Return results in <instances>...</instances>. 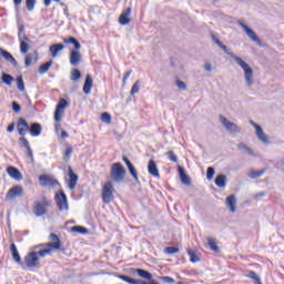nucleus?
<instances>
[{
	"label": "nucleus",
	"mask_w": 284,
	"mask_h": 284,
	"mask_svg": "<svg viewBox=\"0 0 284 284\" xmlns=\"http://www.w3.org/2000/svg\"><path fill=\"white\" fill-rule=\"evenodd\" d=\"M217 45L219 48H221V50H223L225 54H227L231 59H234L235 63H237L240 68H242V70L244 71V79L246 81V85L248 88H252V85H254V70L251 68V65L247 64V62H244L241 57L234 54L233 52H230L227 45L223 44V42H217Z\"/></svg>",
	"instance_id": "obj_1"
},
{
	"label": "nucleus",
	"mask_w": 284,
	"mask_h": 284,
	"mask_svg": "<svg viewBox=\"0 0 284 284\" xmlns=\"http://www.w3.org/2000/svg\"><path fill=\"white\" fill-rule=\"evenodd\" d=\"M49 241L52 242L34 245L31 250H40L39 252H37V254L41 258H44V256H48V254H52V250H61V239L59 237V235H57V233H51L49 235Z\"/></svg>",
	"instance_id": "obj_2"
},
{
	"label": "nucleus",
	"mask_w": 284,
	"mask_h": 284,
	"mask_svg": "<svg viewBox=\"0 0 284 284\" xmlns=\"http://www.w3.org/2000/svg\"><path fill=\"white\" fill-rule=\"evenodd\" d=\"M17 129L20 136H26L28 132L31 136H41V132H43L41 123L33 122L28 124V120H26V118L18 119Z\"/></svg>",
	"instance_id": "obj_3"
},
{
	"label": "nucleus",
	"mask_w": 284,
	"mask_h": 284,
	"mask_svg": "<svg viewBox=\"0 0 284 284\" xmlns=\"http://www.w3.org/2000/svg\"><path fill=\"white\" fill-rule=\"evenodd\" d=\"M126 174L128 171H125L121 162H115L111 165L110 176L113 183H125Z\"/></svg>",
	"instance_id": "obj_4"
},
{
	"label": "nucleus",
	"mask_w": 284,
	"mask_h": 284,
	"mask_svg": "<svg viewBox=\"0 0 284 284\" xmlns=\"http://www.w3.org/2000/svg\"><path fill=\"white\" fill-rule=\"evenodd\" d=\"M52 205V201L48 200L45 195L41 197V201H36L33 206V214L36 216H43L48 214L47 207H50Z\"/></svg>",
	"instance_id": "obj_5"
},
{
	"label": "nucleus",
	"mask_w": 284,
	"mask_h": 284,
	"mask_svg": "<svg viewBox=\"0 0 284 284\" xmlns=\"http://www.w3.org/2000/svg\"><path fill=\"white\" fill-rule=\"evenodd\" d=\"M18 39L20 41V52L21 54H28V50H30V44L26 41H30L28 36H26V26H18Z\"/></svg>",
	"instance_id": "obj_6"
},
{
	"label": "nucleus",
	"mask_w": 284,
	"mask_h": 284,
	"mask_svg": "<svg viewBox=\"0 0 284 284\" xmlns=\"http://www.w3.org/2000/svg\"><path fill=\"white\" fill-rule=\"evenodd\" d=\"M54 201L57 203L59 212H68L70 210V204L68 203V195L63 190H59L54 195Z\"/></svg>",
	"instance_id": "obj_7"
},
{
	"label": "nucleus",
	"mask_w": 284,
	"mask_h": 284,
	"mask_svg": "<svg viewBox=\"0 0 284 284\" xmlns=\"http://www.w3.org/2000/svg\"><path fill=\"white\" fill-rule=\"evenodd\" d=\"M102 201L105 205H110V202L114 201V184H112V181H106L103 185Z\"/></svg>",
	"instance_id": "obj_8"
},
{
	"label": "nucleus",
	"mask_w": 284,
	"mask_h": 284,
	"mask_svg": "<svg viewBox=\"0 0 284 284\" xmlns=\"http://www.w3.org/2000/svg\"><path fill=\"white\" fill-rule=\"evenodd\" d=\"M69 102L68 100L61 98L60 101L57 104L55 111H54V121L59 123L61 121V116L65 112V108H68Z\"/></svg>",
	"instance_id": "obj_9"
},
{
	"label": "nucleus",
	"mask_w": 284,
	"mask_h": 284,
	"mask_svg": "<svg viewBox=\"0 0 284 284\" xmlns=\"http://www.w3.org/2000/svg\"><path fill=\"white\" fill-rule=\"evenodd\" d=\"M37 263H39V253L37 251H31L24 256L23 265L27 267H37Z\"/></svg>",
	"instance_id": "obj_10"
},
{
	"label": "nucleus",
	"mask_w": 284,
	"mask_h": 284,
	"mask_svg": "<svg viewBox=\"0 0 284 284\" xmlns=\"http://www.w3.org/2000/svg\"><path fill=\"white\" fill-rule=\"evenodd\" d=\"M220 121H221L222 125L225 128V130L231 132V134L241 132V128H239L236 125V123L231 122L230 120H227V118H225L223 115H220Z\"/></svg>",
	"instance_id": "obj_11"
},
{
	"label": "nucleus",
	"mask_w": 284,
	"mask_h": 284,
	"mask_svg": "<svg viewBox=\"0 0 284 284\" xmlns=\"http://www.w3.org/2000/svg\"><path fill=\"white\" fill-rule=\"evenodd\" d=\"M239 26L243 28L244 32H246L247 37L252 39L254 43H256L260 47L263 45L261 42V38H258V36H256V32H254V30L247 27V24H245L243 21H239Z\"/></svg>",
	"instance_id": "obj_12"
},
{
	"label": "nucleus",
	"mask_w": 284,
	"mask_h": 284,
	"mask_svg": "<svg viewBox=\"0 0 284 284\" xmlns=\"http://www.w3.org/2000/svg\"><path fill=\"white\" fill-rule=\"evenodd\" d=\"M39 181L42 187H54V185H60L59 180L52 179L48 174H41Z\"/></svg>",
	"instance_id": "obj_13"
},
{
	"label": "nucleus",
	"mask_w": 284,
	"mask_h": 284,
	"mask_svg": "<svg viewBox=\"0 0 284 284\" xmlns=\"http://www.w3.org/2000/svg\"><path fill=\"white\" fill-rule=\"evenodd\" d=\"M68 187L69 190H74L77 187V183H79V175L74 173V170H72V166H68Z\"/></svg>",
	"instance_id": "obj_14"
},
{
	"label": "nucleus",
	"mask_w": 284,
	"mask_h": 284,
	"mask_svg": "<svg viewBox=\"0 0 284 284\" xmlns=\"http://www.w3.org/2000/svg\"><path fill=\"white\" fill-rule=\"evenodd\" d=\"M122 161L125 163L129 173L131 174V176H133L135 183H139V173L136 172V168H134V164H132V161H130V159H128V156L125 155L122 156Z\"/></svg>",
	"instance_id": "obj_15"
},
{
	"label": "nucleus",
	"mask_w": 284,
	"mask_h": 284,
	"mask_svg": "<svg viewBox=\"0 0 284 284\" xmlns=\"http://www.w3.org/2000/svg\"><path fill=\"white\" fill-rule=\"evenodd\" d=\"M251 123L255 128V132H256V136H257L258 141H261L262 143H265V144L270 143V139L267 138L265 132H263V128L261 125L254 123V121H251Z\"/></svg>",
	"instance_id": "obj_16"
},
{
	"label": "nucleus",
	"mask_w": 284,
	"mask_h": 284,
	"mask_svg": "<svg viewBox=\"0 0 284 284\" xmlns=\"http://www.w3.org/2000/svg\"><path fill=\"white\" fill-rule=\"evenodd\" d=\"M132 14V7L126 8L119 17V23L120 26H128L130 21V16Z\"/></svg>",
	"instance_id": "obj_17"
},
{
	"label": "nucleus",
	"mask_w": 284,
	"mask_h": 284,
	"mask_svg": "<svg viewBox=\"0 0 284 284\" xmlns=\"http://www.w3.org/2000/svg\"><path fill=\"white\" fill-rule=\"evenodd\" d=\"M0 54H1V57H3V59H6V61L11 63V65H13V68H19V62H17V59H14L12 53L8 52L3 48H0Z\"/></svg>",
	"instance_id": "obj_18"
},
{
	"label": "nucleus",
	"mask_w": 284,
	"mask_h": 284,
	"mask_svg": "<svg viewBox=\"0 0 284 284\" xmlns=\"http://www.w3.org/2000/svg\"><path fill=\"white\" fill-rule=\"evenodd\" d=\"M17 196H23V186L16 185L7 193V199H17Z\"/></svg>",
	"instance_id": "obj_19"
},
{
	"label": "nucleus",
	"mask_w": 284,
	"mask_h": 284,
	"mask_svg": "<svg viewBox=\"0 0 284 284\" xmlns=\"http://www.w3.org/2000/svg\"><path fill=\"white\" fill-rule=\"evenodd\" d=\"M132 274H138L140 278H144V281H152L153 276L150 271L143 268H131Z\"/></svg>",
	"instance_id": "obj_20"
},
{
	"label": "nucleus",
	"mask_w": 284,
	"mask_h": 284,
	"mask_svg": "<svg viewBox=\"0 0 284 284\" xmlns=\"http://www.w3.org/2000/svg\"><path fill=\"white\" fill-rule=\"evenodd\" d=\"M94 85V80L91 74L85 75L84 84L82 91L84 94H90L92 92V87Z\"/></svg>",
	"instance_id": "obj_21"
},
{
	"label": "nucleus",
	"mask_w": 284,
	"mask_h": 284,
	"mask_svg": "<svg viewBox=\"0 0 284 284\" xmlns=\"http://www.w3.org/2000/svg\"><path fill=\"white\" fill-rule=\"evenodd\" d=\"M7 174H9L11 179H14V181H21L23 179V174H21V171H19V169L14 166H8Z\"/></svg>",
	"instance_id": "obj_22"
},
{
	"label": "nucleus",
	"mask_w": 284,
	"mask_h": 284,
	"mask_svg": "<svg viewBox=\"0 0 284 284\" xmlns=\"http://www.w3.org/2000/svg\"><path fill=\"white\" fill-rule=\"evenodd\" d=\"M10 252L12 254L13 261L17 262L18 265H21V267H24L23 261H21V255L19 254V250H17V244L12 243L10 245Z\"/></svg>",
	"instance_id": "obj_23"
},
{
	"label": "nucleus",
	"mask_w": 284,
	"mask_h": 284,
	"mask_svg": "<svg viewBox=\"0 0 284 284\" xmlns=\"http://www.w3.org/2000/svg\"><path fill=\"white\" fill-rule=\"evenodd\" d=\"M81 52L79 50H71L69 61L71 65H79L81 63Z\"/></svg>",
	"instance_id": "obj_24"
},
{
	"label": "nucleus",
	"mask_w": 284,
	"mask_h": 284,
	"mask_svg": "<svg viewBox=\"0 0 284 284\" xmlns=\"http://www.w3.org/2000/svg\"><path fill=\"white\" fill-rule=\"evenodd\" d=\"M148 172L151 174V176H155V179H159L161 174L159 173V166H156V162L154 160H150L148 164Z\"/></svg>",
	"instance_id": "obj_25"
},
{
	"label": "nucleus",
	"mask_w": 284,
	"mask_h": 284,
	"mask_svg": "<svg viewBox=\"0 0 284 284\" xmlns=\"http://www.w3.org/2000/svg\"><path fill=\"white\" fill-rule=\"evenodd\" d=\"M178 171L183 185H192V181L190 180V175L185 173V169H183V166H179Z\"/></svg>",
	"instance_id": "obj_26"
},
{
	"label": "nucleus",
	"mask_w": 284,
	"mask_h": 284,
	"mask_svg": "<svg viewBox=\"0 0 284 284\" xmlns=\"http://www.w3.org/2000/svg\"><path fill=\"white\" fill-rule=\"evenodd\" d=\"M226 205L231 212H236V195L232 194L226 197Z\"/></svg>",
	"instance_id": "obj_27"
},
{
	"label": "nucleus",
	"mask_w": 284,
	"mask_h": 284,
	"mask_svg": "<svg viewBox=\"0 0 284 284\" xmlns=\"http://www.w3.org/2000/svg\"><path fill=\"white\" fill-rule=\"evenodd\" d=\"M65 45L63 43H54L49 48V51L51 52V57H57L61 50H63Z\"/></svg>",
	"instance_id": "obj_28"
},
{
	"label": "nucleus",
	"mask_w": 284,
	"mask_h": 284,
	"mask_svg": "<svg viewBox=\"0 0 284 284\" xmlns=\"http://www.w3.org/2000/svg\"><path fill=\"white\" fill-rule=\"evenodd\" d=\"M1 81L4 83V85H9V88L14 83V77L12 74L2 72L1 74Z\"/></svg>",
	"instance_id": "obj_29"
},
{
	"label": "nucleus",
	"mask_w": 284,
	"mask_h": 284,
	"mask_svg": "<svg viewBox=\"0 0 284 284\" xmlns=\"http://www.w3.org/2000/svg\"><path fill=\"white\" fill-rule=\"evenodd\" d=\"M63 43H71L74 48L73 50H81V42L74 37L64 38Z\"/></svg>",
	"instance_id": "obj_30"
},
{
	"label": "nucleus",
	"mask_w": 284,
	"mask_h": 284,
	"mask_svg": "<svg viewBox=\"0 0 284 284\" xmlns=\"http://www.w3.org/2000/svg\"><path fill=\"white\" fill-rule=\"evenodd\" d=\"M237 149L242 150L244 154H248V156H256V153H254V150L252 148L247 146L245 143H239Z\"/></svg>",
	"instance_id": "obj_31"
},
{
	"label": "nucleus",
	"mask_w": 284,
	"mask_h": 284,
	"mask_svg": "<svg viewBox=\"0 0 284 284\" xmlns=\"http://www.w3.org/2000/svg\"><path fill=\"white\" fill-rule=\"evenodd\" d=\"M226 181H227V176L225 174H219L215 178V185H216V187H225Z\"/></svg>",
	"instance_id": "obj_32"
},
{
	"label": "nucleus",
	"mask_w": 284,
	"mask_h": 284,
	"mask_svg": "<svg viewBox=\"0 0 284 284\" xmlns=\"http://www.w3.org/2000/svg\"><path fill=\"white\" fill-rule=\"evenodd\" d=\"M52 63H53L52 60H49L48 62L42 63L38 69L39 74H45V72H48V70L52 68Z\"/></svg>",
	"instance_id": "obj_33"
},
{
	"label": "nucleus",
	"mask_w": 284,
	"mask_h": 284,
	"mask_svg": "<svg viewBox=\"0 0 284 284\" xmlns=\"http://www.w3.org/2000/svg\"><path fill=\"white\" fill-rule=\"evenodd\" d=\"M119 278L121 281H124V283H129V284H142L143 280H134L128 275H119Z\"/></svg>",
	"instance_id": "obj_34"
},
{
	"label": "nucleus",
	"mask_w": 284,
	"mask_h": 284,
	"mask_svg": "<svg viewBox=\"0 0 284 284\" xmlns=\"http://www.w3.org/2000/svg\"><path fill=\"white\" fill-rule=\"evenodd\" d=\"M207 245L210 250H212V252H215V254H219V252H221V248L219 247V245H216V242H214V239L207 237Z\"/></svg>",
	"instance_id": "obj_35"
},
{
	"label": "nucleus",
	"mask_w": 284,
	"mask_h": 284,
	"mask_svg": "<svg viewBox=\"0 0 284 284\" xmlns=\"http://www.w3.org/2000/svg\"><path fill=\"white\" fill-rule=\"evenodd\" d=\"M17 88L20 92H26V82H23V75L16 78Z\"/></svg>",
	"instance_id": "obj_36"
},
{
	"label": "nucleus",
	"mask_w": 284,
	"mask_h": 284,
	"mask_svg": "<svg viewBox=\"0 0 284 284\" xmlns=\"http://www.w3.org/2000/svg\"><path fill=\"white\" fill-rule=\"evenodd\" d=\"M82 74L79 69H72L70 74V81H79L81 79Z\"/></svg>",
	"instance_id": "obj_37"
},
{
	"label": "nucleus",
	"mask_w": 284,
	"mask_h": 284,
	"mask_svg": "<svg viewBox=\"0 0 284 284\" xmlns=\"http://www.w3.org/2000/svg\"><path fill=\"white\" fill-rule=\"evenodd\" d=\"M265 174V169H262L260 171H250L248 176L250 179H261Z\"/></svg>",
	"instance_id": "obj_38"
},
{
	"label": "nucleus",
	"mask_w": 284,
	"mask_h": 284,
	"mask_svg": "<svg viewBox=\"0 0 284 284\" xmlns=\"http://www.w3.org/2000/svg\"><path fill=\"white\" fill-rule=\"evenodd\" d=\"M74 152V149L72 146H68L64 151L63 161L68 163L70 161V158L72 156V153Z\"/></svg>",
	"instance_id": "obj_39"
},
{
	"label": "nucleus",
	"mask_w": 284,
	"mask_h": 284,
	"mask_svg": "<svg viewBox=\"0 0 284 284\" xmlns=\"http://www.w3.org/2000/svg\"><path fill=\"white\" fill-rule=\"evenodd\" d=\"M71 232H77L78 234H88V229L84 226L75 225L71 227Z\"/></svg>",
	"instance_id": "obj_40"
},
{
	"label": "nucleus",
	"mask_w": 284,
	"mask_h": 284,
	"mask_svg": "<svg viewBox=\"0 0 284 284\" xmlns=\"http://www.w3.org/2000/svg\"><path fill=\"white\" fill-rule=\"evenodd\" d=\"M187 254L190 255L191 263H199L201 257L196 256V253L192 250H187Z\"/></svg>",
	"instance_id": "obj_41"
},
{
	"label": "nucleus",
	"mask_w": 284,
	"mask_h": 284,
	"mask_svg": "<svg viewBox=\"0 0 284 284\" xmlns=\"http://www.w3.org/2000/svg\"><path fill=\"white\" fill-rule=\"evenodd\" d=\"M248 278H252V281H255V284H263L261 282V277H258V274H256V272L254 271L248 272Z\"/></svg>",
	"instance_id": "obj_42"
},
{
	"label": "nucleus",
	"mask_w": 284,
	"mask_h": 284,
	"mask_svg": "<svg viewBox=\"0 0 284 284\" xmlns=\"http://www.w3.org/2000/svg\"><path fill=\"white\" fill-rule=\"evenodd\" d=\"M139 90H141V81L136 80L131 88V94H139Z\"/></svg>",
	"instance_id": "obj_43"
},
{
	"label": "nucleus",
	"mask_w": 284,
	"mask_h": 284,
	"mask_svg": "<svg viewBox=\"0 0 284 284\" xmlns=\"http://www.w3.org/2000/svg\"><path fill=\"white\" fill-rule=\"evenodd\" d=\"M101 121L102 123H112V115L108 112H103L101 114Z\"/></svg>",
	"instance_id": "obj_44"
},
{
	"label": "nucleus",
	"mask_w": 284,
	"mask_h": 284,
	"mask_svg": "<svg viewBox=\"0 0 284 284\" xmlns=\"http://www.w3.org/2000/svg\"><path fill=\"white\" fill-rule=\"evenodd\" d=\"M216 173V171L214 170L213 166H209L206 169V179L207 181H212L214 179V174Z\"/></svg>",
	"instance_id": "obj_45"
},
{
	"label": "nucleus",
	"mask_w": 284,
	"mask_h": 284,
	"mask_svg": "<svg viewBox=\"0 0 284 284\" xmlns=\"http://www.w3.org/2000/svg\"><path fill=\"white\" fill-rule=\"evenodd\" d=\"M166 156L170 161H172L173 163H179V156H176V154L174 153V151H169L166 152Z\"/></svg>",
	"instance_id": "obj_46"
},
{
	"label": "nucleus",
	"mask_w": 284,
	"mask_h": 284,
	"mask_svg": "<svg viewBox=\"0 0 284 284\" xmlns=\"http://www.w3.org/2000/svg\"><path fill=\"white\" fill-rule=\"evenodd\" d=\"M165 254H179V247L176 246H166L164 248Z\"/></svg>",
	"instance_id": "obj_47"
},
{
	"label": "nucleus",
	"mask_w": 284,
	"mask_h": 284,
	"mask_svg": "<svg viewBox=\"0 0 284 284\" xmlns=\"http://www.w3.org/2000/svg\"><path fill=\"white\" fill-rule=\"evenodd\" d=\"M19 143H20L21 148H30V142L23 135H21V138H19Z\"/></svg>",
	"instance_id": "obj_48"
},
{
	"label": "nucleus",
	"mask_w": 284,
	"mask_h": 284,
	"mask_svg": "<svg viewBox=\"0 0 284 284\" xmlns=\"http://www.w3.org/2000/svg\"><path fill=\"white\" fill-rule=\"evenodd\" d=\"M27 3V10H29V12H32V10H34V6H37V0H26Z\"/></svg>",
	"instance_id": "obj_49"
},
{
	"label": "nucleus",
	"mask_w": 284,
	"mask_h": 284,
	"mask_svg": "<svg viewBox=\"0 0 284 284\" xmlns=\"http://www.w3.org/2000/svg\"><path fill=\"white\" fill-rule=\"evenodd\" d=\"M11 105H12V110H13V112H16V114H19V112H21V104H19V102L13 101Z\"/></svg>",
	"instance_id": "obj_50"
},
{
	"label": "nucleus",
	"mask_w": 284,
	"mask_h": 284,
	"mask_svg": "<svg viewBox=\"0 0 284 284\" xmlns=\"http://www.w3.org/2000/svg\"><path fill=\"white\" fill-rule=\"evenodd\" d=\"M176 87L179 88V90H187V84H185V82L181 80H176Z\"/></svg>",
	"instance_id": "obj_51"
},
{
	"label": "nucleus",
	"mask_w": 284,
	"mask_h": 284,
	"mask_svg": "<svg viewBox=\"0 0 284 284\" xmlns=\"http://www.w3.org/2000/svg\"><path fill=\"white\" fill-rule=\"evenodd\" d=\"M26 150H27V156H28V159H30L31 161H34V154H33V152H32V148L27 146Z\"/></svg>",
	"instance_id": "obj_52"
},
{
	"label": "nucleus",
	"mask_w": 284,
	"mask_h": 284,
	"mask_svg": "<svg viewBox=\"0 0 284 284\" xmlns=\"http://www.w3.org/2000/svg\"><path fill=\"white\" fill-rule=\"evenodd\" d=\"M24 65H26V68H30V65H32V57L26 55Z\"/></svg>",
	"instance_id": "obj_53"
},
{
	"label": "nucleus",
	"mask_w": 284,
	"mask_h": 284,
	"mask_svg": "<svg viewBox=\"0 0 284 284\" xmlns=\"http://www.w3.org/2000/svg\"><path fill=\"white\" fill-rule=\"evenodd\" d=\"M160 281H163V283H174V280L170 276H160Z\"/></svg>",
	"instance_id": "obj_54"
},
{
	"label": "nucleus",
	"mask_w": 284,
	"mask_h": 284,
	"mask_svg": "<svg viewBox=\"0 0 284 284\" xmlns=\"http://www.w3.org/2000/svg\"><path fill=\"white\" fill-rule=\"evenodd\" d=\"M14 128H16V124L14 122H12L11 124L8 125L7 132H9V134H12V132H14Z\"/></svg>",
	"instance_id": "obj_55"
},
{
	"label": "nucleus",
	"mask_w": 284,
	"mask_h": 284,
	"mask_svg": "<svg viewBox=\"0 0 284 284\" xmlns=\"http://www.w3.org/2000/svg\"><path fill=\"white\" fill-rule=\"evenodd\" d=\"M130 74H132V71H126L123 75L122 79V83H125V81H128V79H130Z\"/></svg>",
	"instance_id": "obj_56"
},
{
	"label": "nucleus",
	"mask_w": 284,
	"mask_h": 284,
	"mask_svg": "<svg viewBox=\"0 0 284 284\" xmlns=\"http://www.w3.org/2000/svg\"><path fill=\"white\" fill-rule=\"evenodd\" d=\"M204 70H205L206 72H212V63H205V64H204Z\"/></svg>",
	"instance_id": "obj_57"
},
{
	"label": "nucleus",
	"mask_w": 284,
	"mask_h": 284,
	"mask_svg": "<svg viewBox=\"0 0 284 284\" xmlns=\"http://www.w3.org/2000/svg\"><path fill=\"white\" fill-rule=\"evenodd\" d=\"M142 284H160L156 280H152V281H143L142 280Z\"/></svg>",
	"instance_id": "obj_58"
},
{
	"label": "nucleus",
	"mask_w": 284,
	"mask_h": 284,
	"mask_svg": "<svg viewBox=\"0 0 284 284\" xmlns=\"http://www.w3.org/2000/svg\"><path fill=\"white\" fill-rule=\"evenodd\" d=\"M212 40L214 41V43H216V45H219V43H223L221 40H219V38H216V36H212Z\"/></svg>",
	"instance_id": "obj_59"
},
{
	"label": "nucleus",
	"mask_w": 284,
	"mask_h": 284,
	"mask_svg": "<svg viewBox=\"0 0 284 284\" xmlns=\"http://www.w3.org/2000/svg\"><path fill=\"white\" fill-rule=\"evenodd\" d=\"M61 136H62V139H68V136H70V134L67 131H62Z\"/></svg>",
	"instance_id": "obj_60"
},
{
	"label": "nucleus",
	"mask_w": 284,
	"mask_h": 284,
	"mask_svg": "<svg viewBox=\"0 0 284 284\" xmlns=\"http://www.w3.org/2000/svg\"><path fill=\"white\" fill-rule=\"evenodd\" d=\"M44 6H45V8H48V6H50V3H52V0H44Z\"/></svg>",
	"instance_id": "obj_61"
},
{
	"label": "nucleus",
	"mask_w": 284,
	"mask_h": 284,
	"mask_svg": "<svg viewBox=\"0 0 284 284\" xmlns=\"http://www.w3.org/2000/svg\"><path fill=\"white\" fill-rule=\"evenodd\" d=\"M21 1L23 0H13L14 6H21Z\"/></svg>",
	"instance_id": "obj_62"
},
{
	"label": "nucleus",
	"mask_w": 284,
	"mask_h": 284,
	"mask_svg": "<svg viewBox=\"0 0 284 284\" xmlns=\"http://www.w3.org/2000/svg\"><path fill=\"white\" fill-rule=\"evenodd\" d=\"M63 13L65 14V17H70V11L68 10V8L63 10Z\"/></svg>",
	"instance_id": "obj_63"
},
{
	"label": "nucleus",
	"mask_w": 284,
	"mask_h": 284,
	"mask_svg": "<svg viewBox=\"0 0 284 284\" xmlns=\"http://www.w3.org/2000/svg\"><path fill=\"white\" fill-rule=\"evenodd\" d=\"M257 196L263 197V196H265V193L264 192H260V193H257Z\"/></svg>",
	"instance_id": "obj_64"
}]
</instances>
